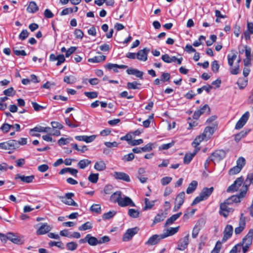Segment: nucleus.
I'll list each match as a JSON object with an SVG mask.
<instances>
[{
	"instance_id": "58",
	"label": "nucleus",
	"mask_w": 253,
	"mask_h": 253,
	"mask_svg": "<svg viewBox=\"0 0 253 253\" xmlns=\"http://www.w3.org/2000/svg\"><path fill=\"white\" fill-rule=\"evenodd\" d=\"M172 180V177L169 176H166L163 177L161 180V183L162 185L165 186L169 184Z\"/></svg>"
},
{
	"instance_id": "48",
	"label": "nucleus",
	"mask_w": 253,
	"mask_h": 253,
	"mask_svg": "<svg viewBox=\"0 0 253 253\" xmlns=\"http://www.w3.org/2000/svg\"><path fill=\"white\" fill-rule=\"evenodd\" d=\"M92 228V223L89 221H87L82 226L79 227V230L80 231H85L88 229H90Z\"/></svg>"
},
{
	"instance_id": "13",
	"label": "nucleus",
	"mask_w": 253,
	"mask_h": 253,
	"mask_svg": "<svg viewBox=\"0 0 253 253\" xmlns=\"http://www.w3.org/2000/svg\"><path fill=\"white\" fill-rule=\"evenodd\" d=\"M150 51V48L148 47H145L143 49L139 50L136 53V58L139 60L146 61L147 60V55Z\"/></svg>"
},
{
	"instance_id": "56",
	"label": "nucleus",
	"mask_w": 253,
	"mask_h": 253,
	"mask_svg": "<svg viewBox=\"0 0 253 253\" xmlns=\"http://www.w3.org/2000/svg\"><path fill=\"white\" fill-rule=\"evenodd\" d=\"M246 164L245 159L243 157H240L237 161V166L239 167L241 169L244 167Z\"/></svg>"
},
{
	"instance_id": "43",
	"label": "nucleus",
	"mask_w": 253,
	"mask_h": 253,
	"mask_svg": "<svg viewBox=\"0 0 253 253\" xmlns=\"http://www.w3.org/2000/svg\"><path fill=\"white\" fill-rule=\"evenodd\" d=\"M247 79L243 78H239L237 82V84L238 85L240 89H243L247 85Z\"/></svg>"
},
{
	"instance_id": "9",
	"label": "nucleus",
	"mask_w": 253,
	"mask_h": 253,
	"mask_svg": "<svg viewBox=\"0 0 253 253\" xmlns=\"http://www.w3.org/2000/svg\"><path fill=\"white\" fill-rule=\"evenodd\" d=\"M244 180L243 176L237 178L234 183L227 188V191L229 192L237 191L243 183Z\"/></svg>"
},
{
	"instance_id": "61",
	"label": "nucleus",
	"mask_w": 253,
	"mask_h": 253,
	"mask_svg": "<svg viewBox=\"0 0 253 253\" xmlns=\"http://www.w3.org/2000/svg\"><path fill=\"white\" fill-rule=\"evenodd\" d=\"M13 51L14 54L17 56H25L27 55V53L24 50H19L16 49V47L13 48Z\"/></svg>"
},
{
	"instance_id": "49",
	"label": "nucleus",
	"mask_w": 253,
	"mask_h": 253,
	"mask_svg": "<svg viewBox=\"0 0 253 253\" xmlns=\"http://www.w3.org/2000/svg\"><path fill=\"white\" fill-rule=\"evenodd\" d=\"M99 178L98 173H91L88 177V180L93 183H97Z\"/></svg>"
},
{
	"instance_id": "57",
	"label": "nucleus",
	"mask_w": 253,
	"mask_h": 253,
	"mask_svg": "<svg viewBox=\"0 0 253 253\" xmlns=\"http://www.w3.org/2000/svg\"><path fill=\"white\" fill-rule=\"evenodd\" d=\"M11 127L12 125H10L7 123H5L3 124L2 126L0 127V129L3 132L6 133L9 131V130Z\"/></svg>"
},
{
	"instance_id": "12",
	"label": "nucleus",
	"mask_w": 253,
	"mask_h": 253,
	"mask_svg": "<svg viewBox=\"0 0 253 253\" xmlns=\"http://www.w3.org/2000/svg\"><path fill=\"white\" fill-rule=\"evenodd\" d=\"M246 225V217L244 213H242L240 215V218L239 223V226L235 228V233L236 234H240L244 229Z\"/></svg>"
},
{
	"instance_id": "27",
	"label": "nucleus",
	"mask_w": 253,
	"mask_h": 253,
	"mask_svg": "<svg viewBox=\"0 0 253 253\" xmlns=\"http://www.w3.org/2000/svg\"><path fill=\"white\" fill-rule=\"evenodd\" d=\"M167 213L166 212H164L162 211H160L155 217L152 225L163 221L167 217Z\"/></svg>"
},
{
	"instance_id": "16",
	"label": "nucleus",
	"mask_w": 253,
	"mask_h": 253,
	"mask_svg": "<svg viewBox=\"0 0 253 253\" xmlns=\"http://www.w3.org/2000/svg\"><path fill=\"white\" fill-rule=\"evenodd\" d=\"M210 112V108L208 105H205L201 109L196 111L193 115V118L194 119L198 120L200 116L204 114L206 112H207L208 114Z\"/></svg>"
},
{
	"instance_id": "31",
	"label": "nucleus",
	"mask_w": 253,
	"mask_h": 253,
	"mask_svg": "<svg viewBox=\"0 0 253 253\" xmlns=\"http://www.w3.org/2000/svg\"><path fill=\"white\" fill-rule=\"evenodd\" d=\"M179 226H177L175 228L170 227L167 230L166 232L162 234V238H166L169 236H172L176 233L179 229Z\"/></svg>"
},
{
	"instance_id": "55",
	"label": "nucleus",
	"mask_w": 253,
	"mask_h": 253,
	"mask_svg": "<svg viewBox=\"0 0 253 253\" xmlns=\"http://www.w3.org/2000/svg\"><path fill=\"white\" fill-rule=\"evenodd\" d=\"M134 158V155L131 153L127 155H126L123 156L122 160L124 162H129L132 161Z\"/></svg>"
},
{
	"instance_id": "8",
	"label": "nucleus",
	"mask_w": 253,
	"mask_h": 253,
	"mask_svg": "<svg viewBox=\"0 0 253 253\" xmlns=\"http://www.w3.org/2000/svg\"><path fill=\"white\" fill-rule=\"evenodd\" d=\"M118 205L121 207L127 206L135 207V205L129 197L124 195H122V197L119 201Z\"/></svg>"
},
{
	"instance_id": "33",
	"label": "nucleus",
	"mask_w": 253,
	"mask_h": 253,
	"mask_svg": "<svg viewBox=\"0 0 253 253\" xmlns=\"http://www.w3.org/2000/svg\"><path fill=\"white\" fill-rule=\"evenodd\" d=\"M126 72L129 75H133L138 78L142 79L143 73L137 69L130 68L126 70Z\"/></svg>"
},
{
	"instance_id": "52",
	"label": "nucleus",
	"mask_w": 253,
	"mask_h": 253,
	"mask_svg": "<svg viewBox=\"0 0 253 253\" xmlns=\"http://www.w3.org/2000/svg\"><path fill=\"white\" fill-rule=\"evenodd\" d=\"M116 213L115 211H110L108 212L105 213L102 215V218L104 220L109 219L110 218L113 217Z\"/></svg>"
},
{
	"instance_id": "5",
	"label": "nucleus",
	"mask_w": 253,
	"mask_h": 253,
	"mask_svg": "<svg viewBox=\"0 0 253 253\" xmlns=\"http://www.w3.org/2000/svg\"><path fill=\"white\" fill-rule=\"evenodd\" d=\"M189 234H187L185 236L180 238L177 242L176 249L179 251H184L188 247L189 243Z\"/></svg>"
},
{
	"instance_id": "47",
	"label": "nucleus",
	"mask_w": 253,
	"mask_h": 253,
	"mask_svg": "<svg viewBox=\"0 0 253 253\" xmlns=\"http://www.w3.org/2000/svg\"><path fill=\"white\" fill-rule=\"evenodd\" d=\"M76 81V78L73 76H65L64 78V82L68 84H74Z\"/></svg>"
},
{
	"instance_id": "38",
	"label": "nucleus",
	"mask_w": 253,
	"mask_h": 253,
	"mask_svg": "<svg viewBox=\"0 0 253 253\" xmlns=\"http://www.w3.org/2000/svg\"><path fill=\"white\" fill-rule=\"evenodd\" d=\"M106 59V56H95L93 58L88 59V62L91 63H99L104 61Z\"/></svg>"
},
{
	"instance_id": "46",
	"label": "nucleus",
	"mask_w": 253,
	"mask_h": 253,
	"mask_svg": "<svg viewBox=\"0 0 253 253\" xmlns=\"http://www.w3.org/2000/svg\"><path fill=\"white\" fill-rule=\"evenodd\" d=\"M128 214L132 218H137L140 215V212L136 210L130 209L128 211Z\"/></svg>"
},
{
	"instance_id": "20",
	"label": "nucleus",
	"mask_w": 253,
	"mask_h": 253,
	"mask_svg": "<svg viewBox=\"0 0 253 253\" xmlns=\"http://www.w3.org/2000/svg\"><path fill=\"white\" fill-rule=\"evenodd\" d=\"M162 239H164V238H162V234L160 235H154L149 238L146 244L151 246L156 245Z\"/></svg>"
},
{
	"instance_id": "7",
	"label": "nucleus",
	"mask_w": 253,
	"mask_h": 253,
	"mask_svg": "<svg viewBox=\"0 0 253 253\" xmlns=\"http://www.w3.org/2000/svg\"><path fill=\"white\" fill-rule=\"evenodd\" d=\"M138 231L139 228L137 227L128 229L123 235V241L124 242L130 241L133 236L138 233Z\"/></svg>"
},
{
	"instance_id": "60",
	"label": "nucleus",
	"mask_w": 253,
	"mask_h": 253,
	"mask_svg": "<svg viewBox=\"0 0 253 253\" xmlns=\"http://www.w3.org/2000/svg\"><path fill=\"white\" fill-rule=\"evenodd\" d=\"M219 65L216 60L213 61L211 63V70L214 73L218 72Z\"/></svg>"
},
{
	"instance_id": "39",
	"label": "nucleus",
	"mask_w": 253,
	"mask_h": 253,
	"mask_svg": "<svg viewBox=\"0 0 253 253\" xmlns=\"http://www.w3.org/2000/svg\"><path fill=\"white\" fill-rule=\"evenodd\" d=\"M94 168L97 171H102L106 169V166L104 161H100L95 163Z\"/></svg>"
},
{
	"instance_id": "63",
	"label": "nucleus",
	"mask_w": 253,
	"mask_h": 253,
	"mask_svg": "<svg viewBox=\"0 0 253 253\" xmlns=\"http://www.w3.org/2000/svg\"><path fill=\"white\" fill-rule=\"evenodd\" d=\"M3 93L4 95L8 96H11L14 95L15 92L14 91V89L12 87H9L7 89H5L3 91Z\"/></svg>"
},
{
	"instance_id": "40",
	"label": "nucleus",
	"mask_w": 253,
	"mask_h": 253,
	"mask_svg": "<svg viewBox=\"0 0 253 253\" xmlns=\"http://www.w3.org/2000/svg\"><path fill=\"white\" fill-rule=\"evenodd\" d=\"M91 164V161L88 159H83L79 161L78 166L81 169H84Z\"/></svg>"
},
{
	"instance_id": "50",
	"label": "nucleus",
	"mask_w": 253,
	"mask_h": 253,
	"mask_svg": "<svg viewBox=\"0 0 253 253\" xmlns=\"http://www.w3.org/2000/svg\"><path fill=\"white\" fill-rule=\"evenodd\" d=\"M247 134V131L243 130L235 135V140L237 142H238L242 138L244 137Z\"/></svg>"
},
{
	"instance_id": "15",
	"label": "nucleus",
	"mask_w": 253,
	"mask_h": 253,
	"mask_svg": "<svg viewBox=\"0 0 253 253\" xmlns=\"http://www.w3.org/2000/svg\"><path fill=\"white\" fill-rule=\"evenodd\" d=\"M233 231V228L231 225H227L224 230V235L222 239V242H225L228 239L231 237Z\"/></svg>"
},
{
	"instance_id": "51",
	"label": "nucleus",
	"mask_w": 253,
	"mask_h": 253,
	"mask_svg": "<svg viewBox=\"0 0 253 253\" xmlns=\"http://www.w3.org/2000/svg\"><path fill=\"white\" fill-rule=\"evenodd\" d=\"M48 245L50 247L56 246L58 248H60L61 249H63L64 248V244L61 241H58V242L50 241L48 243Z\"/></svg>"
},
{
	"instance_id": "25",
	"label": "nucleus",
	"mask_w": 253,
	"mask_h": 253,
	"mask_svg": "<svg viewBox=\"0 0 253 253\" xmlns=\"http://www.w3.org/2000/svg\"><path fill=\"white\" fill-rule=\"evenodd\" d=\"M127 67L125 65H118L117 64L108 63L105 65V68L108 70L113 69L115 72H118V69H126Z\"/></svg>"
},
{
	"instance_id": "34",
	"label": "nucleus",
	"mask_w": 253,
	"mask_h": 253,
	"mask_svg": "<svg viewBox=\"0 0 253 253\" xmlns=\"http://www.w3.org/2000/svg\"><path fill=\"white\" fill-rule=\"evenodd\" d=\"M198 185V182L196 180L192 181L188 185L186 193L188 194L193 193L196 189Z\"/></svg>"
},
{
	"instance_id": "21",
	"label": "nucleus",
	"mask_w": 253,
	"mask_h": 253,
	"mask_svg": "<svg viewBox=\"0 0 253 253\" xmlns=\"http://www.w3.org/2000/svg\"><path fill=\"white\" fill-rule=\"evenodd\" d=\"M204 223L205 222L203 219H200L198 220L193 229L192 233V238H196L197 237L200 230L201 224H204Z\"/></svg>"
},
{
	"instance_id": "3",
	"label": "nucleus",
	"mask_w": 253,
	"mask_h": 253,
	"mask_svg": "<svg viewBox=\"0 0 253 253\" xmlns=\"http://www.w3.org/2000/svg\"><path fill=\"white\" fill-rule=\"evenodd\" d=\"M251 184H253V172L249 173L247 176L242 188L241 194L242 196L246 195L248 190V188Z\"/></svg>"
},
{
	"instance_id": "14",
	"label": "nucleus",
	"mask_w": 253,
	"mask_h": 253,
	"mask_svg": "<svg viewBox=\"0 0 253 253\" xmlns=\"http://www.w3.org/2000/svg\"><path fill=\"white\" fill-rule=\"evenodd\" d=\"M7 238L8 240L16 244L22 245L24 242V239L11 232L7 233Z\"/></svg>"
},
{
	"instance_id": "45",
	"label": "nucleus",
	"mask_w": 253,
	"mask_h": 253,
	"mask_svg": "<svg viewBox=\"0 0 253 253\" xmlns=\"http://www.w3.org/2000/svg\"><path fill=\"white\" fill-rule=\"evenodd\" d=\"M66 248L68 250L71 251H74L76 250L78 247V244L75 242H71L67 243L66 244Z\"/></svg>"
},
{
	"instance_id": "11",
	"label": "nucleus",
	"mask_w": 253,
	"mask_h": 253,
	"mask_svg": "<svg viewBox=\"0 0 253 253\" xmlns=\"http://www.w3.org/2000/svg\"><path fill=\"white\" fill-rule=\"evenodd\" d=\"M250 116V113L248 111L246 112L244 114L242 115L241 118L236 123L235 126V129H239L243 127V126L247 123Z\"/></svg>"
},
{
	"instance_id": "19",
	"label": "nucleus",
	"mask_w": 253,
	"mask_h": 253,
	"mask_svg": "<svg viewBox=\"0 0 253 253\" xmlns=\"http://www.w3.org/2000/svg\"><path fill=\"white\" fill-rule=\"evenodd\" d=\"M51 227L46 223L42 224L41 226L37 231V235H43L48 232L51 229Z\"/></svg>"
},
{
	"instance_id": "62",
	"label": "nucleus",
	"mask_w": 253,
	"mask_h": 253,
	"mask_svg": "<svg viewBox=\"0 0 253 253\" xmlns=\"http://www.w3.org/2000/svg\"><path fill=\"white\" fill-rule=\"evenodd\" d=\"M29 34V33L27 30H23L19 34V38L23 41L28 37Z\"/></svg>"
},
{
	"instance_id": "59",
	"label": "nucleus",
	"mask_w": 253,
	"mask_h": 253,
	"mask_svg": "<svg viewBox=\"0 0 253 253\" xmlns=\"http://www.w3.org/2000/svg\"><path fill=\"white\" fill-rule=\"evenodd\" d=\"M84 94L86 97L90 99L95 98L98 96V93L96 91L85 92Z\"/></svg>"
},
{
	"instance_id": "10",
	"label": "nucleus",
	"mask_w": 253,
	"mask_h": 253,
	"mask_svg": "<svg viewBox=\"0 0 253 253\" xmlns=\"http://www.w3.org/2000/svg\"><path fill=\"white\" fill-rule=\"evenodd\" d=\"M226 155L225 152L222 150H218L212 153L211 157L212 158V161L215 163L219 162L223 159Z\"/></svg>"
},
{
	"instance_id": "35",
	"label": "nucleus",
	"mask_w": 253,
	"mask_h": 253,
	"mask_svg": "<svg viewBox=\"0 0 253 253\" xmlns=\"http://www.w3.org/2000/svg\"><path fill=\"white\" fill-rule=\"evenodd\" d=\"M51 129L50 127H43L42 126H37L31 129V131H36L39 132H48Z\"/></svg>"
},
{
	"instance_id": "37",
	"label": "nucleus",
	"mask_w": 253,
	"mask_h": 253,
	"mask_svg": "<svg viewBox=\"0 0 253 253\" xmlns=\"http://www.w3.org/2000/svg\"><path fill=\"white\" fill-rule=\"evenodd\" d=\"M185 193L181 192L179 193L175 198V203L177 204L179 206H182L184 202Z\"/></svg>"
},
{
	"instance_id": "42",
	"label": "nucleus",
	"mask_w": 253,
	"mask_h": 253,
	"mask_svg": "<svg viewBox=\"0 0 253 253\" xmlns=\"http://www.w3.org/2000/svg\"><path fill=\"white\" fill-rule=\"evenodd\" d=\"M141 85V84L140 83H138L137 82H133L132 83L128 82L127 83V88L128 89H139Z\"/></svg>"
},
{
	"instance_id": "22",
	"label": "nucleus",
	"mask_w": 253,
	"mask_h": 253,
	"mask_svg": "<svg viewBox=\"0 0 253 253\" xmlns=\"http://www.w3.org/2000/svg\"><path fill=\"white\" fill-rule=\"evenodd\" d=\"M96 138V135H92L90 136L87 135H80L76 136L75 139L79 141H84L86 143H90L92 142Z\"/></svg>"
},
{
	"instance_id": "64",
	"label": "nucleus",
	"mask_w": 253,
	"mask_h": 253,
	"mask_svg": "<svg viewBox=\"0 0 253 253\" xmlns=\"http://www.w3.org/2000/svg\"><path fill=\"white\" fill-rule=\"evenodd\" d=\"M237 55L235 54H234L232 55H228V63L230 67L233 66V62L235 60Z\"/></svg>"
},
{
	"instance_id": "17",
	"label": "nucleus",
	"mask_w": 253,
	"mask_h": 253,
	"mask_svg": "<svg viewBox=\"0 0 253 253\" xmlns=\"http://www.w3.org/2000/svg\"><path fill=\"white\" fill-rule=\"evenodd\" d=\"M113 176L116 179L123 180L127 182L130 181L129 175L125 172L115 171L113 174Z\"/></svg>"
},
{
	"instance_id": "44",
	"label": "nucleus",
	"mask_w": 253,
	"mask_h": 253,
	"mask_svg": "<svg viewBox=\"0 0 253 253\" xmlns=\"http://www.w3.org/2000/svg\"><path fill=\"white\" fill-rule=\"evenodd\" d=\"M154 206V201H150L148 198L145 199V206L143 208V211L151 209Z\"/></svg>"
},
{
	"instance_id": "6",
	"label": "nucleus",
	"mask_w": 253,
	"mask_h": 253,
	"mask_svg": "<svg viewBox=\"0 0 253 253\" xmlns=\"http://www.w3.org/2000/svg\"><path fill=\"white\" fill-rule=\"evenodd\" d=\"M253 229H251L249 230L248 233L243 238L242 242L237 244L240 245V248L242 249V246L246 245L250 246L253 242Z\"/></svg>"
},
{
	"instance_id": "1",
	"label": "nucleus",
	"mask_w": 253,
	"mask_h": 253,
	"mask_svg": "<svg viewBox=\"0 0 253 253\" xmlns=\"http://www.w3.org/2000/svg\"><path fill=\"white\" fill-rule=\"evenodd\" d=\"M213 191V187H211L210 188L205 187L201 192L199 196H197L193 200L191 204V206H194L200 202L207 199L212 194Z\"/></svg>"
},
{
	"instance_id": "32",
	"label": "nucleus",
	"mask_w": 253,
	"mask_h": 253,
	"mask_svg": "<svg viewBox=\"0 0 253 253\" xmlns=\"http://www.w3.org/2000/svg\"><path fill=\"white\" fill-rule=\"evenodd\" d=\"M182 214V212H180L176 214L172 215L169 218L167 219L165 226H167L170 224H172L175 220H176Z\"/></svg>"
},
{
	"instance_id": "54",
	"label": "nucleus",
	"mask_w": 253,
	"mask_h": 253,
	"mask_svg": "<svg viewBox=\"0 0 253 253\" xmlns=\"http://www.w3.org/2000/svg\"><path fill=\"white\" fill-rule=\"evenodd\" d=\"M241 169L239 167L236 166L229 170V173L230 175H234L240 172Z\"/></svg>"
},
{
	"instance_id": "26",
	"label": "nucleus",
	"mask_w": 253,
	"mask_h": 253,
	"mask_svg": "<svg viewBox=\"0 0 253 253\" xmlns=\"http://www.w3.org/2000/svg\"><path fill=\"white\" fill-rule=\"evenodd\" d=\"M203 140H208V139L205 137V134L202 133L201 135H200L196 137L194 141L192 142V145L195 148V149H200V148L198 147V146Z\"/></svg>"
},
{
	"instance_id": "28",
	"label": "nucleus",
	"mask_w": 253,
	"mask_h": 253,
	"mask_svg": "<svg viewBox=\"0 0 253 253\" xmlns=\"http://www.w3.org/2000/svg\"><path fill=\"white\" fill-rule=\"evenodd\" d=\"M216 126V125H215L213 126H207L205 128L203 134H205V137L208 139V140L210 138L211 136L214 133Z\"/></svg>"
},
{
	"instance_id": "4",
	"label": "nucleus",
	"mask_w": 253,
	"mask_h": 253,
	"mask_svg": "<svg viewBox=\"0 0 253 253\" xmlns=\"http://www.w3.org/2000/svg\"><path fill=\"white\" fill-rule=\"evenodd\" d=\"M74 196V194L73 193H66L65 196H61L60 199L61 201L68 205L73 206L75 207H78V205L76 203L73 199L72 197Z\"/></svg>"
},
{
	"instance_id": "41",
	"label": "nucleus",
	"mask_w": 253,
	"mask_h": 253,
	"mask_svg": "<svg viewBox=\"0 0 253 253\" xmlns=\"http://www.w3.org/2000/svg\"><path fill=\"white\" fill-rule=\"evenodd\" d=\"M88 237L87 240V242L90 246H95L98 244V240L96 238L91 236L90 234H87Z\"/></svg>"
},
{
	"instance_id": "24",
	"label": "nucleus",
	"mask_w": 253,
	"mask_h": 253,
	"mask_svg": "<svg viewBox=\"0 0 253 253\" xmlns=\"http://www.w3.org/2000/svg\"><path fill=\"white\" fill-rule=\"evenodd\" d=\"M242 191L239 193V195H233L226 199V203L228 204H232L233 203H239L241 201V199L244 198L245 196H242L241 194Z\"/></svg>"
},
{
	"instance_id": "29",
	"label": "nucleus",
	"mask_w": 253,
	"mask_h": 253,
	"mask_svg": "<svg viewBox=\"0 0 253 253\" xmlns=\"http://www.w3.org/2000/svg\"><path fill=\"white\" fill-rule=\"evenodd\" d=\"M122 193L121 191H117L113 193L110 198V201L114 203H119V201L122 197Z\"/></svg>"
},
{
	"instance_id": "2",
	"label": "nucleus",
	"mask_w": 253,
	"mask_h": 253,
	"mask_svg": "<svg viewBox=\"0 0 253 253\" xmlns=\"http://www.w3.org/2000/svg\"><path fill=\"white\" fill-rule=\"evenodd\" d=\"M19 147V143L15 140H10L6 142L0 143V148L6 150H9V153Z\"/></svg>"
},
{
	"instance_id": "23",
	"label": "nucleus",
	"mask_w": 253,
	"mask_h": 253,
	"mask_svg": "<svg viewBox=\"0 0 253 253\" xmlns=\"http://www.w3.org/2000/svg\"><path fill=\"white\" fill-rule=\"evenodd\" d=\"M35 176L33 175L30 176H25L21 175L19 174H17L15 176L16 179H20L22 181L27 183L32 182Z\"/></svg>"
},
{
	"instance_id": "30",
	"label": "nucleus",
	"mask_w": 253,
	"mask_h": 253,
	"mask_svg": "<svg viewBox=\"0 0 253 253\" xmlns=\"http://www.w3.org/2000/svg\"><path fill=\"white\" fill-rule=\"evenodd\" d=\"M200 149V148H196L194 149L192 153L186 154L184 157V163L186 164H189Z\"/></svg>"
},
{
	"instance_id": "18",
	"label": "nucleus",
	"mask_w": 253,
	"mask_h": 253,
	"mask_svg": "<svg viewBox=\"0 0 253 253\" xmlns=\"http://www.w3.org/2000/svg\"><path fill=\"white\" fill-rule=\"evenodd\" d=\"M229 205V204L226 203V200L224 203H221L220 205L219 214L225 217L228 216L229 212L231 211V209L227 207V205Z\"/></svg>"
},
{
	"instance_id": "36",
	"label": "nucleus",
	"mask_w": 253,
	"mask_h": 253,
	"mask_svg": "<svg viewBox=\"0 0 253 253\" xmlns=\"http://www.w3.org/2000/svg\"><path fill=\"white\" fill-rule=\"evenodd\" d=\"M39 10V7L35 1H31L27 8L28 12L35 13Z\"/></svg>"
},
{
	"instance_id": "53",
	"label": "nucleus",
	"mask_w": 253,
	"mask_h": 253,
	"mask_svg": "<svg viewBox=\"0 0 253 253\" xmlns=\"http://www.w3.org/2000/svg\"><path fill=\"white\" fill-rule=\"evenodd\" d=\"M90 211L97 213H100L101 211V207L99 205L93 204L90 207Z\"/></svg>"
}]
</instances>
